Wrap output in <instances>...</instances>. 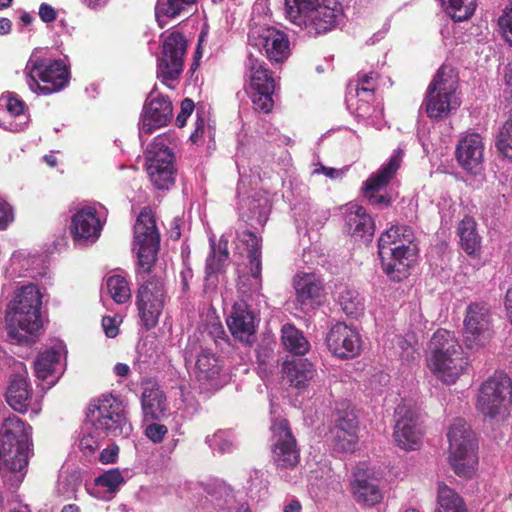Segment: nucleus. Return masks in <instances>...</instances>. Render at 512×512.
<instances>
[{
    "mask_svg": "<svg viewBox=\"0 0 512 512\" xmlns=\"http://www.w3.org/2000/svg\"><path fill=\"white\" fill-rule=\"evenodd\" d=\"M43 295L39 287L29 283L19 287L5 312L7 337L13 344H32L42 328Z\"/></svg>",
    "mask_w": 512,
    "mask_h": 512,
    "instance_id": "obj_1",
    "label": "nucleus"
},
{
    "mask_svg": "<svg viewBox=\"0 0 512 512\" xmlns=\"http://www.w3.org/2000/svg\"><path fill=\"white\" fill-rule=\"evenodd\" d=\"M414 240V231L407 225H392L379 237L381 266L391 281L401 282L408 277L418 253Z\"/></svg>",
    "mask_w": 512,
    "mask_h": 512,
    "instance_id": "obj_2",
    "label": "nucleus"
},
{
    "mask_svg": "<svg viewBox=\"0 0 512 512\" xmlns=\"http://www.w3.org/2000/svg\"><path fill=\"white\" fill-rule=\"evenodd\" d=\"M427 362L433 374L445 384H454L470 362L454 332L438 329L429 342Z\"/></svg>",
    "mask_w": 512,
    "mask_h": 512,
    "instance_id": "obj_3",
    "label": "nucleus"
},
{
    "mask_svg": "<svg viewBox=\"0 0 512 512\" xmlns=\"http://www.w3.org/2000/svg\"><path fill=\"white\" fill-rule=\"evenodd\" d=\"M87 417L96 430L108 437L126 439L133 431L123 401L112 394H102L93 399Z\"/></svg>",
    "mask_w": 512,
    "mask_h": 512,
    "instance_id": "obj_4",
    "label": "nucleus"
},
{
    "mask_svg": "<svg viewBox=\"0 0 512 512\" xmlns=\"http://www.w3.org/2000/svg\"><path fill=\"white\" fill-rule=\"evenodd\" d=\"M447 438L448 461L451 468L459 477H472L478 464V443L475 433L465 420L458 418L449 427Z\"/></svg>",
    "mask_w": 512,
    "mask_h": 512,
    "instance_id": "obj_5",
    "label": "nucleus"
},
{
    "mask_svg": "<svg viewBox=\"0 0 512 512\" xmlns=\"http://www.w3.org/2000/svg\"><path fill=\"white\" fill-rule=\"evenodd\" d=\"M29 452V435L25 423L15 415L7 417L0 431V453L7 469L21 474L20 481L27 471Z\"/></svg>",
    "mask_w": 512,
    "mask_h": 512,
    "instance_id": "obj_6",
    "label": "nucleus"
},
{
    "mask_svg": "<svg viewBox=\"0 0 512 512\" xmlns=\"http://www.w3.org/2000/svg\"><path fill=\"white\" fill-rule=\"evenodd\" d=\"M25 75L29 88L38 94L50 95L68 86L70 69L62 59H50L32 54Z\"/></svg>",
    "mask_w": 512,
    "mask_h": 512,
    "instance_id": "obj_7",
    "label": "nucleus"
},
{
    "mask_svg": "<svg viewBox=\"0 0 512 512\" xmlns=\"http://www.w3.org/2000/svg\"><path fill=\"white\" fill-rule=\"evenodd\" d=\"M458 77L454 70L442 65L427 87L424 100L425 111L433 119L447 118L453 109L459 106L455 98Z\"/></svg>",
    "mask_w": 512,
    "mask_h": 512,
    "instance_id": "obj_8",
    "label": "nucleus"
},
{
    "mask_svg": "<svg viewBox=\"0 0 512 512\" xmlns=\"http://www.w3.org/2000/svg\"><path fill=\"white\" fill-rule=\"evenodd\" d=\"M183 357L187 367L194 363L193 374L201 385L211 388L219 385L223 361L211 349L203 347L197 334L189 336Z\"/></svg>",
    "mask_w": 512,
    "mask_h": 512,
    "instance_id": "obj_9",
    "label": "nucleus"
},
{
    "mask_svg": "<svg viewBox=\"0 0 512 512\" xmlns=\"http://www.w3.org/2000/svg\"><path fill=\"white\" fill-rule=\"evenodd\" d=\"M134 242L138 247V264L143 273L149 274L154 266L160 244V233L155 215L150 207H144L134 224Z\"/></svg>",
    "mask_w": 512,
    "mask_h": 512,
    "instance_id": "obj_10",
    "label": "nucleus"
},
{
    "mask_svg": "<svg viewBox=\"0 0 512 512\" xmlns=\"http://www.w3.org/2000/svg\"><path fill=\"white\" fill-rule=\"evenodd\" d=\"M512 405V381L503 373H495L480 387L477 408L486 417L508 413Z\"/></svg>",
    "mask_w": 512,
    "mask_h": 512,
    "instance_id": "obj_11",
    "label": "nucleus"
},
{
    "mask_svg": "<svg viewBox=\"0 0 512 512\" xmlns=\"http://www.w3.org/2000/svg\"><path fill=\"white\" fill-rule=\"evenodd\" d=\"M167 299L164 281L156 275L144 280L136 292L135 304L143 326L150 330L157 326Z\"/></svg>",
    "mask_w": 512,
    "mask_h": 512,
    "instance_id": "obj_12",
    "label": "nucleus"
},
{
    "mask_svg": "<svg viewBox=\"0 0 512 512\" xmlns=\"http://www.w3.org/2000/svg\"><path fill=\"white\" fill-rule=\"evenodd\" d=\"M249 84L247 93L257 111L269 113L274 106L275 79L265 62L250 55L246 62Z\"/></svg>",
    "mask_w": 512,
    "mask_h": 512,
    "instance_id": "obj_13",
    "label": "nucleus"
},
{
    "mask_svg": "<svg viewBox=\"0 0 512 512\" xmlns=\"http://www.w3.org/2000/svg\"><path fill=\"white\" fill-rule=\"evenodd\" d=\"M492 313L485 302L467 306L463 321V341L468 349L484 347L492 337Z\"/></svg>",
    "mask_w": 512,
    "mask_h": 512,
    "instance_id": "obj_14",
    "label": "nucleus"
},
{
    "mask_svg": "<svg viewBox=\"0 0 512 512\" xmlns=\"http://www.w3.org/2000/svg\"><path fill=\"white\" fill-rule=\"evenodd\" d=\"M271 452L274 465L294 469L300 462V449L287 419H275L271 426Z\"/></svg>",
    "mask_w": 512,
    "mask_h": 512,
    "instance_id": "obj_15",
    "label": "nucleus"
},
{
    "mask_svg": "<svg viewBox=\"0 0 512 512\" xmlns=\"http://www.w3.org/2000/svg\"><path fill=\"white\" fill-rule=\"evenodd\" d=\"M174 152L155 141L147 151L146 169L150 181L158 190H168L175 184L177 168Z\"/></svg>",
    "mask_w": 512,
    "mask_h": 512,
    "instance_id": "obj_16",
    "label": "nucleus"
},
{
    "mask_svg": "<svg viewBox=\"0 0 512 512\" xmlns=\"http://www.w3.org/2000/svg\"><path fill=\"white\" fill-rule=\"evenodd\" d=\"M403 155L402 149L395 150L389 161L382 165L377 172L372 173L363 183L362 194L370 205L380 208L391 206V196L381 194V191L385 189L396 176L403 162Z\"/></svg>",
    "mask_w": 512,
    "mask_h": 512,
    "instance_id": "obj_17",
    "label": "nucleus"
},
{
    "mask_svg": "<svg viewBox=\"0 0 512 512\" xmlns=\"http://www.w3.org/2000/svg\"><path fill=\"white\" fill-rule=\"evenodd\" d=\"M161 38V56L158 59V77L164 80H176L183 71L187 40L179 31L163 33Z\"/></svg>",
    "mask_w": 512,
    "mask_h": 512,
    "instance_id": "obj_18",
    "label": "nucleus"
},
{
    "mask_svg": "<svg viewBox=\"0 0 512 512\" xmlns=\"http://www.w3.org/2000/svg\"><path fill=\"white\" fill-rule=\"evenodd\" d=\"M325 343L331 354L341 360L353 359L361 352L359 333L343 322H338L330 328Z\"/></svg>",
    "mask_w": 512,
    "mask_h": 512,
    "instance_id": "obj_19",
    "label": "nucleus"
},
{
    "mask_svg": "<svg viewBox=\"0 0 512 512\" xmlns=\"http://www.w3.org/2000/svg\"><path fill=\"white\" fill-rule=\"evenodd\" d=\"M250 43L264 51L266 57L275 63H282L290 56V41L288 35L276 28L265 27L249 36Z\"/></svg>",
    "mask_w": 512,
    "mask_h": 512,
    "instance_id": "obj_20",
    "label": "nucleus"
},
{
    "mask_svg": "<svg viewBox=\"0 0 512 512\" xmlns=\"http://www.w3.org/2000/svg\"><path fill=\"white\" fill-rule=\"evenodd\" d=\"M307 13L303 17L302 27L309 33L320 35L337 27L343 18V7L335 0H327L325 3L315 6Z\"/></svg>",
    "mask_w": 512,
    "mask_h": 512,
    "instance_id": "obj_21",
    "label": "nucleus"
},
{
    "mask_svg": "<svg viewBox=\"0 0 512 512\" xmlns=\"http://www.w3.org/2000/svg\"><path fill=\"white\" fill-rule=\"evenodd\" d=\"M173 117L172 102L167 96L152 94L146 99L140 120V133L150 135L166 126Z\"/></svg>",
    "mask_w": 512,
    "mask_h": 512,
    "instance_id": "obj_22",
    "label": "nucleus"
},
{
    "mask_svg": "<svg viewBox=\"0 0 512 512\" xmlns=\"http://www.w3.org/2000/svg\"><path fill=\"white\" fill-rule=\"evenodd\" d=\"M395 415L397 419L393 436L397 445L405 450L418 449L422 431L416 413L405 405H399L395 410Z\"/></svg>",
    "mask_w": 512,
    "mask_h": 512,
    "instance_id": "obj_23",
    "label": "nucleus"
},
{
    "mask_svg": "<svg viewBox=\"0 0 512 512\" xmlns=\"http://www.w3.org/2000/svg\"><path fill=\"white\" fill-rule=\"evenodd\" d=\"M141 410L143 422L164 421L170 416V405L166 393L156 381L143 382Z\"/></svg>",
    "mask_w": 512,
    "mask_h": 512,
    "instance_id": "obj_24",
    "label": "nucleus"
},
{
    "mask_svg": "<svg viewBox=\"0 0 512 512\" xmlns=\"http://www.w3.org/2000/svg\"><path fill=\"white\" fill-rule=\"evenodd\" d=\"M33 389L28 379V372L23 363L19 370L10 375L5 393L7 404L18 413H26L31 406Z\"/></svg>",
    "mask_w": 512,
    "mask_h": 512,
    "instance_id": "obj_25",
    "label": "nucleus"
},
{
    "mask_svg": "<svg viewBox=\"0 0 512 512\" xmlns=\"http://www.w3.org/2000/svg\"><path fill=\"white\" fill-rule=\"evenodd\" d=\"M458 164L471 174H478L483 169L484 144L478 133H469L462 137L455 150Z\"/></svg>",
    "mask_w": 512,
    "mask_h": 512,
    "instance_id": "obj_26",
    "label": "nucleus"
},
{
    "mask_svg": "<svg viewBox=\"0 0 512 512\" xmlns=\"http://www.w3.org/2000/svg\"><path fill=\"white\" fill-rule=\"evenodd\" d=\"M102 223L95 208L78 210L71 218L70 233L75 242L85 240L95 242L101 234Z\"/></svg>",
    "mask_w": 512,
    "mask_h": 512,
    "instance_id": "obj_27",
    "label": "nucleus"
},
{
    "mask_svg": "<svg viewBox=\"0 0 512 512\" xmlns=\"http://www.w3.org/2000/svg\"><path fill=\"white\" fill-rule=\"evenodd\" d=\"M345 230L356 239L371 241L375 232V222L363 206L350 204L344 212Z\"/></svg>",
    "mask_w": 512,
    "mask_h": 512,
    "instance_id": "obj_28",
    "label": "nucleus"
},
{
    "mask_svg": "<svg viewBox=\"0 0 512 512\" xmlns=\"http://www.w3.org/2000/svg\"><path fill=\"white\" fill-rule=\"evenodd\" d=\"M226 322L231 334L240 341L248 340L256 331L254 313L243 301L233 305L231 315Z\"/></svg>",
    "mask_w": 512,
    "mask_h": 512,
    "instance_id": "obj_29",
    "label": "nucleus"
},
{
    "mask_svg": "<svg viewBox=\"0 0 512 512\" xmlns=\"http://www.w3.org/2000/svg\"><path fill=\"white\" fill-rule=\"evenodd\" d=\"M296 300L301 305L310 304L319 299L323 293L322 281L314 273H297L293 278Z\"/></svg>",
    "mask_w": 512,
    "mask_h": 512,
    "instance_id": "obj_30",
    "label": "nucleus"
},
{
    "mask_svg": "<svg viewBox=\"0 0 512 512\" xmlns=\"http://www.w3.org/2000/svg\"><path fill=\"white\" fill-rule=\"evenodd\" d=\"M354 477L351 486L359 504L373 506L382 500L383 495L375 478L366 476L362 471H357Z\"/></svg>",
    "mask_w": 512,
    "mask_h": 512,
    "instance_id": "obj_31",
    "label": "nucleus"
},
{
    "mask_svg": "<svg viewBox=\"0 0 512 512\" xmlns=\"http://www.w3.org/2000/svg\"><path fill=\"white\" fill-rule=\"evenodd\" d=\"M283 370L290 384L297 389L305 388L316 373L314 365L303 358L286 361Z\"/></svg>",
    "mask_w": 512,
    "mask_h": 512,
    "instance_id": "obj_32",
    "label": "nucleus"
},
{
    "mask_svg": "<svg viewBox=\"0 0 512 512\" xmlns=\"http://www.w3.org/2000/svg\"><path fill=\"white\" fill-rule=\"evenodd\" d=\"M457 235L461 248L468 254L474 255L480 250L481 237L477 232V223L472 216L466 215L458 224Z\"/></svg>",
    "mask_w": 512,
    "mask_h": 512,
    "instance_id": "obj_33",
    "label": "nucleus"
},
{
    "mask_svg": "<svg viewBox=\"0 0 512 512\" xmlns=\"http://www.w3.org/2000/svg\"><path fill=\"white\" fill-rule=\"evenodd\" d=\"M437 512H467L463 498L445 483L438 484Z\"/></svg>",
    "mask_w": 512,
    "mask_h": 512,
    "instance_id": "obj_34",
    "label": "nucleus"
},
{
    "mask_svg": "<svg viewBox=\"0 0 512 512\" xmlns=\"http://www.w3.org/2000/svg\"><path fill=\"white\" fill-rule=\"evenodd\" d=\"M281 333L282 343L290 353L304 355L309 351L310 344L308 340L294 325L285 324Z\"/></svg>",
    "mask_w": 512,
    "mask_h": 512,
    "instance_id": "obj_35",
    "label": "nucleus"
},
{
    "mask_svg": "<svg viewBox=\"0 0 512 512\" xmlns=\"http://www.w3.org/2000/svg\"><path fill=\"white\" fill-rule=\"evenodd\" d=\"M241 241L247 246V257L249 259L251 275L254 278H258L260 277L262 270L261 239L252 231L247 230L242 233Z\"/></svg>",
    "mask_w": 512,
    "mask_h": 512,
    "instance_id": "obj_36",
    "label": "nucleus"
},
{
    "mask_svg": "<svg viewBox=\"0 0 512 512\" xmlns=\"http://www.w3.org/2000/svg\"><path fill=\"white\" fill-rule=\"evenodd\" d=\"M198 2V0H163L158 1L156 5V18L160 27H164L163 17L175 18L182 12L188 10Z\"/></svg>",
    "mask_w": 512,
    "mask_h": 512,
    "instance_id": "obj_37",
    "label": "nucleus"
},
{
    "mask_svg": "<svg viewBox=\"0 0 512 512\" xmlns=\"http://www.w3.org/2000/svg\"><path fill=\"white\" fill-rule=\"evenodd\" d=\"M446 13L455 21L468 20L475 12L476 0H442Z\"/></svg>",
    "mask_w": 512,
    "mask_h": 512,
    "instance_id": "obj_38",
    "label": "nucleus"
},
{
    "mask_svg": "<svg viewBox=\"0 0 512 512\" xmlns=\"http://www.w3.org/2000/svg\"><path fill=\"white\" fill-rule=\"evenodd\" d=\"M315 0H285L286 18L293 24L302 27L304 15L308 14L315 6Z\"/></svg>",
    "mask_w": 512,
    "mask_h": 512,
    "instance_id": "obj_39",
    "label": "nucleus"
},
{
    "mask_svg": "<svg viewBox=\"0 0 512 512\" xmlns=\"http://www.w3.org/2000/svg\"><path fill=\"white\" fill-rule=\"evenodd\" d=\"M60 353L55 349H49L42 352L34 363L35 374L39 379H47L53 372L55 365L58 364Z\"/></svg>",
    "mask_w": 512,
    "mask_h": 512,
    "instance_id": "obj_40",
    "label": "nucleus"
},
{
    "mask_svg": "<svg viewBox=\"0 0 512 512\" xmlns=\"http://www.w3.org/2000/svg\"><path fill=\"white\" fill-rule=\"evenodd\" d=\"M379 74L375 71H369L367 73L359 72L356 75V79L350 80L348 89L355 90L357 96L360 93L373 95L378 87Z\"/></svg>",
    "mask_w": 512,
    "mask_h": 512,
    "instance_id": "obj_41",
    "label": "nucleus"
},
{
    "mask_svg": "<svg viewBox=\"0 0 512 512\" xmlns=\"http://www.w3.org/2000/svg\"><path fill=\"white\" fill-rule=\"evenodd\" d=\"M339 303L342 310L348 316H358L364 310L363 298L360 294L350 288H345L339 296Z\"/></svg>",
    "mask_w": 512,
    "mask_h": 512,
    "instance_id": "obj_42",
    "label": "nucleus"
},
{
    "mask_svg": "<svg viewBox=\"0 0 512 512\" xmlns=\"http://www.w3.org/2000/svg\"><path fill=\"white\" fill-rule=\"evenodd\" d=\"M106 286L111 298L118 304L126 303L131 298L129 284L121 275L110 276Z\"/></svg>",
    "mask_w": 512,
    "mask_h": 512,
    "instance_id": "obj_43",
    "label": "nucleus"
},
{
    "mask_svg": "<svg viewBox=\"0 0 512 512\" xmlns=\"http://www.w3.org/2000/svg\"><path fill=\"white\" fill-rule=\"evenodd\" d=\"M331 432L336 449L343 452H354L358 443L357 431L333 428Z\"/></svg>",
    "mask_w": 512,
    "mask_h": 512,
    "instance_id": "obj_44",
    "label": "nucleus"
},
{
    "mask_svg": "<svg viewBox=\"0 0 512 512\" xmlns=\"http://www.w3.org/2000/svg\"><path fill=\"white\" fill-rule=\"evenodd\" d=\"M495 146L503 157L512 159V115L500 127Z\"/></svg>",
    "mask_w": 512,
    "mask_h": 512,
    "instance_id": "obj_45",
    "label": "nucleus"
},
{
    "mask_svg": "<svg viewBox=\"0 0 512 512\" xmlns=\"http://www.w3.org/2000/svg\"><path fill=\"white\" fill-rule=\"evenodd\" d=\"M211 251L206 259L205 278L208 280L213 274L222 271L228 259H223L222 254H216V244L211 240Z\"/></svg>",
    "mask_w": 512,
    "mask_h": 512,
    "instance_id": "obj_46",
    "label": "nucleus"
},
{
    "mask_svg": "<svg viewBox=\"0 0 512 512\" xmlns=\"http://www.w3.org/2000/svg\"><path fill=\"white\" fill-rule=\"evenodd\" d=\"M123 482L124 478L118 468L110 469L95 479L97 486L106 487L110 491H114Z\"/></svg>",
    "mask_w": 512,
    "mask_h": 512,
    "instance_id": "obj_47",
    "label": "nucleus"
},
{
    "mask_svg": "<svg viewBox=\"0 0 512 512\" xmlns=\"http://www.w3.org/2000/svg\"><path fill=\"white\" fill-rule=\"evenodd\" d=\"M162 421H148L144 434L155 444L161 443L168 434V427Z\"/></svg>",
    "mask_w": 512,
    "mask_h": 512,
    "instance_id": "obj_48",
    "label": "nucleus"
},
{
    "mask_svg": "<svg viewBox=\"0 0 512 512\" xmlns=\"http://www.w3.org/2000/svg\"><path fill=\"white\" fill-rule=\"evenodd\" d=\"M211 446L216 447L221 453H229L233 450V435L227 430H218L213 436Z\"/></svg>",
    "mask_w": 512,
    "mask_h": 512,
    "instance_id": "obj_49",
    "label": "nucleus"
},
{
    "mask_svg": "<svg viewBox=\"0 0 512 512\" xmlns=\"http://www.w3.org/2000/svg\"><path fill=\"white\" fill-rule=\"evenodd\" d=\"M334 428H343L345 430L357 431L358 419L352 410L339 411L335 419Z\"/></svg>",
    "mask_w": 512,
    "mask_h": 512,
    "instance_id": "obj_50",
    "label": "nucleus"
},
{
    "mask_svg": "<svg viewBox=\"0 0 512 512\" xmlns=\"http://www.w3.org/2000/svg\"><path fill=\"white\" fill-rule=\"evenodd\" d=\"M498 24L503 31L505 40L512 46V2L505 8L498 19Z\"/></svg>",
    "mask_w": 512,
    "mask_h": 512,
    "instance_id": "obj_51",
    "label": "nucleus"
},
{
    "mask_svg": "<svg viewBox=\"0 0 512 512\" xmlns=\"http://www.w3.org/2000/svg\"><path fill=\"white\" fill-rule=\"evenodd\" d=\"M195 108L194 102L190 98H185L181 102L180 113L176 117V126L182 128L186 125L188 117L192 114Z\"/></svg>",
    "mask_w": 512,
    "mask_h": 512,
    "instance_id": "obj_52",
    "label": "nucleus"
},
{
    "mask_svg": "<svg viewBox=\"0 0 512 512\" xmlns=\"http://www.w3.org/2000/svg\"><path fill=\"white\" fill-rule=\"evenodd\" d=\"M14 220L13 209L9 203L0 199V230H4Z\"/></svg>",
    "mask_w": 512,
    "mask_h": 512,
    "instance_id": "obj_53",
    "label": "nucleus"
},
{
    "mask_svg": "<svg viewBox=\"0 0 512 512\" xmlns=\"http://www.w3.org/2000/svg\"><path fill=\"white\" fill-rule=\"evenodd\" d=\"M99 448V441L91 434L84 435L79 441V449L86 455L93 454Z\"/></svg>",
    "mask_w": 512,
    "mask_h": 512,
    "instance_id": "obj_54",
    "label": "nucleus"
},
{
    "mask_svg": "<svg viewBox=\"0 0 512 512\" xmlns=\"http://www.w3.org/2000/svg\"><path fill=\"white\" fill-rule=\"evenodd\" d=\"M102 327L105 335L109 338H115L119 333L117 321L111 316H104L102 318Z\"/></svg>",
    "mask_w": 512,
    "mask_h": 512,
    "instance_id": "obj_55",
    "label": "nucleus"
},
{
    "mask_svg": "<svg viewBox=\"0 0 512 512\" xmlns=\"http://www.w3.org/2000/svg\"><path fill=\"white\" fill-rule=\"evenodd\" d=\"M119 447L117 445H112L106 449H103L99 456V461L103 464H112L115 463L118 457Z\"/></svg>",
    "mask_w": 512,
    "mask_h": 512,
    "instance_id": "obj_56",
    "label": "nucleus"
},
{
    "mask_svg": "<svg viewBox=\"0 0 512 512\" xmlns=\"http://www.w3.org/2000/svg\"><path fill=\"white\" fill-rule=\"evenodd\" d=\"M25 109V103L17 97H9L7 100V111L11 116H19L23 114Z\"/></svg>",
    "mask_w": 512,
    "mask_h": 512,
    "instance_id": "obj_57",
    "label": "nucleus"
},
{
    "mask_svg": "<svg viewBox=\"0 0 512 512\" xmlns=\"http://www.w3.org/2000/svg\"><path fill=\"white\" fill-rule=\"evenodd\" d=\"M39 16L43 22L50 23L55 21L57 13L51 5L43 3L39 8Z\"/></svg>",
    "mask_w": 512,
    "mask_h": 512,
    "instance_id": "obj_58",
    "label": "nucleus"
},
{
    "mask_svg": "<svg viewBox=\"0 0 512 512\" xmlns=\"http://www.w3.org/2000/svg\"><path fill=\"white\" fill-rule=\"evenodd\" d=\"M204 132H205V119L202 117H198L195 122L194 131L190 135V140L193 143H197L203 137Z\"/></svg>",
    "mask_w": 512,
    "mask_h": 512,
    "instance_id": "obj_59",
    "label": "nucleus"
},
{
    "mask_svg": "<svg viewBox=\"0 0 512 512\" xmlns=\"http://www.w3.org/2000/svg\"><path fill=\"white\" fill-rule=\"evenodd\" d=\"M205 35H206V33L203 32V31L199 35L197 49H196L195 54H194V62L191 65V70L192 71H195L198 68V66H199V62L198 61H199V59L202 56L201 45H202V42L204 40Z\"/></svg>",
    "mask_w": 512,
    "mask_h": 512,
    "instance_id": "obj_60",
    "label": "nucleus"
},
{
    "mask_svg": "<svg viewBox=\"0 0 512 512\" xmlns=\"http://www.w3.org/2000/svg\"><path fill=\"white\" fill-rule=\"evenodd\" d=\"M314 172L322 173L331 179L338 178L341 174L340 170H337V169L331 168V167H326V166H323L322 164H320L319 168L315 169Z\"/></svg>",
    "mask_w": 512,
    "mask_h": 512,
    "instance_id": "obj_61",
    "label": "nucleus"
},
{
    "mask_svg": "<svg viewBox=\"0 0 512 512\" xmlns=\"http://www.w3.org/2000/svg\"><path fill=\"white\" fill-rule=\"evenodd\" d=\"M216 254H222L223 259H229L228 240L223 236L219 239L218 245L216 246Z\"/></svg>",
    "mask_w": 512,
    "mask_h": 512,
    "instance_id": "obj_62",
    "label": "nucleus"
},
{
    "mask_svg": "<svg viewBox=\"0 0 512 512\" xmlns=\"http://www.w3.org/2000/svg\"><path fill=\"white\" fill-rule=\"evenodd\" d=\"M113 372L117 375V376H120V377H128L131 370H130V367L129 365H127L126 363H117L114 368H113Z\"/></svg>",
    "mask_w": 512,
    "mask_h": 512,
    "instance_id": "obj_63",
    "label": "nucleus"
},
{
    "mask_svg": "<svg viewBox=\"0 0 512 512\" xmlns=\"http://www.w3.org/2000/svg\"><path fill=\"white\" fill-rule=\"evenodd\" d=\"M505 308L508 313V317L510 319V322L512 324V287L508 289L505 296Z\"/></svg>",
    "mask_w": 512,
    "mask_h": 512,
    "instance_id": "obj_64",
    "label": "nucleus"
}]
</instances>
